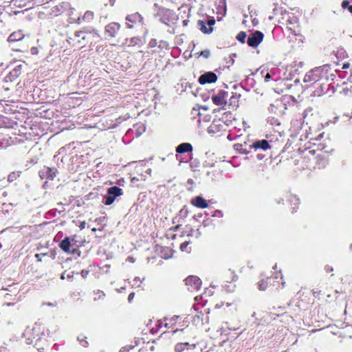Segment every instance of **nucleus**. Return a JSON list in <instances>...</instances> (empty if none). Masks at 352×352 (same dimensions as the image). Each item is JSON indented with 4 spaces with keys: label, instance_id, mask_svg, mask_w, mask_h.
I'll use <instances>...</instances> for the list:
<instances>
[{
    "label": "nucleus",
    "instance_id": "nucleus-1",
    "mask_svg": "<svg viewBox=\"0 0 352 352\" xmlns=\"http://www.w3.org/2000/svg\"><path fill=\"white\" fill-rule=\"evenodd\" d=\"M100 34L96 29L84 28L80 30L76 31L74 34L67 37V42L74 47H82L89 42L92 43L95 39L100 38Z\"/></svg>",
    "mask_w": 352,
    "mask_h": 352
},
{
    "label": "nucleus",
    "instance_id": "nucleus-2",
    "mask_svg": "<svg viewBox=\"0 0 352 352\" xmlns=\"http://www.w3.org/2000/svg\"><path fill=\"white\" fill-rule=\"evenodd\" d=\"M125 20L126 25L128 28H142L145 33L148 32V30L145 27L144 17L139 12L128 14Z\"/></svg>",
    "mask_w": 352,
    "mask_h": 352
},
{
    "label": "nucleus",
    "instance_id": "nucleus-3",
    "mask_svg": "<svg viewBox=\"0 0 352 352\" xmlns=\"http://www.w3.org/2000/svg\"><path fill=\"white\" fill-rule=\"evenodd\" d=\"M121 29V25L119 23L111 22L104 27V36L106 39H111L118 36Z\"/></svg>",
    "mask_w": 352,
    "mask_h": 352
},
{
    "label": "nucleus",
    "instance_id": "nucleus-4",
    "mask_svg": "<svg viewBox=\"0 0 352 352\" xmlns=\"http://www.w3.org/2000/svg\"><path fill=\"white\" fill-rule=\"evenodd\" d=\"M122 194V190L118 186H112L107 190V195L104 196V204L109 206L112 204L115 199Z\"/></svg>",
    "mask_w": 352,
    "mask_h": 352
},
{
    "label": "nucleus",
    "instance_id": "nucleus-5",
    "mask_svg": "<svg viewBox=\"0 0 352 352\" xmlns=\"http://www.w3.org/2000/svg\"><path fill=\"white\" fill-rule=\"evenodd\" d=\"M263 36L264 35L261 32L256 30L250 34L247 40V43L250 47H256L262 42Z\"/></svg>",
    "mask_w": 352,
    "mask_h": 352
},
{
    "label": "nucleus",
    "instance_id": "nucleus-6",
    "mask_svg": "<svg viewBox=\"0 0 352 352\" xmlns=\"http://www.w3.org/2000/svg\"><path fill=\"white\" fill-rule=\"evenodd\" d=\"M321 68L316 67L307 72L304 77L305 82H316L321 78Z\"/></svg>",
    "mask_w": 352,
    "mask_h": 352
},
{
    "label": "nucleus",
    "instance_id": "nucleus-7",
    "mask_svg": "<svg viewBox=\"0 0 352 352\" xmlns=\"http://www.w3.org/2000/svg\"><path fill=\"white\" fill-rule=\"evenodd\" d=\"M38 329L39 327H38V324L36 323L32 328L28 327L25 330L23 335L26 338V342L28 344H31L33 343L34 339L36 338V336H38Z\"/></svg>",
    "mask_w": 352,
    "mask_h": 352
},
{
    "label": "nucleus",
    "instance_id": "nucleus-8",
    "mask_svg": "<svg viewBox=\"0 0 352 352\" xmlns=\"http://www.w3.org/2000/svg\"><path fill=\"white\" fill-rule=\"evenodd\" d=\"M217 80V76L212 72H208L201 74L198 79L201 85L215 82Z\"/></svg>",
    "mask_w": 352,
    "mask_h": 352
},
{
    "label": "nucleus",
    "instance_id": "nucleus-9",
    "mask_svg": "<svg viewBox=\"0 0 352 352\" xmlns=\"http://www.w3.org/2000/svg\"><path fill=\"white\" fill-rule=\"evenodd\" d=\"M23 65L19 64L12 69L10 73L5 77L6 82L14 81L22 73Z\"/></svg>",
    "mask_w": 352,
    "mask_h": 352
},
{
    "label": "nucleus",
    "instance_id": "nucleus-10",
    "mask_svg": "<svg viewBox=\"0 0 352 352\" xmlns=\"http://www.w3.org/2000/svg\"><path fill=\"white\" fill-rule=\"evenodd\" d=\"M186 285L191 287L192 290H198L201 285V279L196 276H189L185 279Z\"/></svg>",
    "mask_w": 352,
    "mask_h": 352
},
{
    "label": "nucleus",
    "instance_id": "nucleus-11",
    "mask_svg": "<svg viewBox=\"0 0 352 352\" xmlns=\"http://www.w3.org/2000/svg\"><path fill=\"white\" fill-rule=\"evenodd\" d=\"M228 96V92L225 91H220L217 95L212 97V102L218 106H221L226 103V97Z\"/></svg>",
    "mask_w": 352,
    "mask_h": 352
},
{
    "label": "nucleus",
    "instance_id": "nucleus-12",
    "mask_svg": "<svg viewBox=\"0 0 352 352\" xmlns=\"http://www.w3.org/2000/svg\"><path fill=\"white\" fill-rule=\"evenodd\" d=\"M190 203L192 206L199 208H206L208 207L207 201L201 196H197L192 199Z\"/></svg>",
    "mask_w": 352,
    "mask_h": 352
},
{
    "label": "nucleus",
    "instance_id": "nucleus-13",
    "mask_svg": "<svg viewBox=\"0 0 352 352\" xmlns=\"http://www.w3.org/2000/svg\"><path fill=\"white\" fill-rule=\"evenodd\" d=\"M252 148H254L255 150L257 149H262L265 151L266 149L269 148L270 144L267 140H257L254 142L252 145L251 146Z\"/></svg>",
    "mask_w": 352,
    "mask_h": 352
},
{
    "label": "nucleus",
    "instance_id": "nucleus-14",
    "mask_svg": "<svg viewBox=\"0 0 352 352\" xmlns=\"http://www.w3.org/2000/svg\"><path fill=\"white\" fill-rule=\"evenodd\" d=\"M71 246H72V244L71 239L69 236H66L59 243V247L60 248V249L67 253L70 252V247Z\"/></svg>",
    "mask_w": 352,
    "mask_h": 352
},
{
    "label": "nucleus",
    "instance_id": "nucleus-15",
    "mask_svg": "<svg viewBox=\"0 0 352 352\" xmlns=\"http://www.w3.org/2000/svg\"><path fill=\"white\" fill-rule=\"evenodd\" d=\"M192 151V146L190 143H182L176 147L177 153H184Z\"/></svg>",
    "mask_w": 352,
    "mask_h": 352
},
{
    "label": "nucleus",
    "instance_id": "nucleus-16",
    "mask_svg": "<svg viewBox=\"0 0 352 352\" xmlns=\"http://www.w3.org/2000/svg\"><path fill=\"white\" fill-rule=\"evenodd\" d=\"M276 317H278V315L272 313H267L261 319L262 322L258 324V326H261L266 323L267 324H270L272 320H275Z\"/></svg>",
    "mask_w": 352,
    "mask_h": 352
},
{
    "label": "nucleus",
    "instance_id": "nucleus-17",
    "mask_svg": "<svg viewBox=\"0 0 352 352\" xmlns=\"http://www.w3.org/2000/svg\"><path fill=\"white\" fill-rule=\"evenodd\" d=\"M207 23L203 20H199L197 21V26L199 27V30L204 34H210L213 31L212 28H208L206 26Z\"/></svg>",
    "mask_w": 352,
    "mask_h": 352
},
{
    "label": "nucleus",
    "instance_id": "nucleus-18",
    "mask_svg": "<svg viewBox=\"0 0 352 352\" xmlns=\"http://www.w3.org/2000/svg\"><path fill=\"white\" fill-rule=\"evenodd\" d=\"M94 18V13L92 11L87 10L85 12L82 18H78V21H82L85 23H90Z\"/></svg>",
    "mask_w": 352,
    "mask_h": 352
},
{
    "label": "nucleus",
    "instance_id": "nucleus-19",
    "mask_svg": "<svg viewBox=\"0 0 352 352\" xmlns=\"http://www.w3.org/2000/svg\"><path fill=\"white\" fill-rule=\"evenodd\" d=\"M23 35L21 32H14L9 36L8 41L10 43L16 42L18 41H21L23 38Z\"/></svg>",
    "mask_w": 352,
    "mask_h": 352
},
{
    "label": "nucleus",
    "instance_id": "nucleus-20",
    "mask_svg": "<svg viewBox=\"0 0 352 352\" xmlns=\"http://www.w3.org/2000/svg\"><path fill=\"white\" fill-rule=\"evenodd\" d=\"M44 171H45L46 176L48 179H53L56 176V169L55 168H50L47 167L43 169L41 173H44Z\"/></svg>",
    "mask_w": 352,
    "mask_h": 352
},
{
    "label": "nucleus",
    "instance_id": "nucleus-21",
    "mask_svg": "<svg viewBox=\"0 0 352 352\" xmlns=\"http://www.w3.org/2000/svg\"><path fill=\"white\" fill-rule=\"evenodd\" d=\"M189 345L188 342L178 343L175 346V352H182L185 350L186 347Z\"/></svg>",
    "mask_w": 352,
    "mask_h": 352
},
{
    "label": "nucleus",
    "instance_id": "nucleus-22",
    "mask_svg": "<svg viewBox=\"0 0 352 352\" xmlns=\"http://www.w3.org/2000/svg\"><path fill=\"white\" fill-rule=\"evenodd\" d=\"M20 175H21L20 171L12 172L8 175V181L9 182H12L15 181L18 177H19Z\"/></svg>",
    "mask_w": 352,
    "mask_h": 352
},
{
    "label": "nucleus",
    "instance_id": "nucleus-23",
    "mask_svg": "<svg viewBox=\"0 0 352 352\" xmlns=\"http://www.w3.org/2000/svg\"><path fill=\"white\" fill-rule=\"evenodd\" d=\"M247 37V34L245 32H240L236 38L237 39V41H239V42H241V43H245V38Z\"/></svg>",
    "mask_w": 352,
    "mask_h": 352
},
{
    "label": "nucleus",
    "instance_id": "nucleus-24",
    "mask_svg": "<svg viewBox=\"0 0 352 352\" xmlns=\"http://www.w3.org/2000/svg\"><path fill=\"white\" fill-rule=\"evenodd\" d=\"M267 287V282L265 280H262L258 283V289L261 291H265Z\"/></svg>",
    "mask_w": 352,
    "mask_h": 352
},
{
    "label": "nucleus",
    "instance_id": "nucleus-25",
    "mask_svg": "<svg viewBox=\"0 0 352 352\" xmlns=\"http://www.w3.org/2000/svg\"><path fill=\"white\" fill-rule=\"evenodd\" d=\"M208 28H212V26L215 24V19L214 17H209L207 19L206 21Z\"/></svg>",
    "mask_w": 352,
    "mask_h": 352
},
{
    "label": "nucleus",
    "instance_id": "nucleus-26",
    "mask_svg": "<svg viewBox=\"0 0 352 352\" xmlns=\"http://www.w3.org/2000/svg\"><path fill=\"white\" fill-rule=\"evenodd\" d=\"M199 55L204 56L206 58H208L210 55V52L208 50H205L201 51Z\"/></svg>",
    "mask_w": 352,
    "mask_h": 352
},
{
    "label": "nucleus",
    "instance_id": "nucleus-27",
    "mask_svg": "<svg viewBox=\"0 0 352 352\" xmlns=\"http://www.w3.org/2000/svg\"><path fill=\"white\" fill-rule=\"evenodd\" d=\"M188 244H189V242H187V241L182 243L180 245V249H181V250H182V251H186V248H187V247H188Z\"/></svg>",
    "mask_w": 352,
    "mask_h": 352
},
{
    "label": "nucleus",
    "instance_id": "nucleus-28",
    "mask_svg": "<svg viewBox=\"0 0 352 352\" xmlns=\"http://www.w3.org/2000/svg\"><path fill=\"white\" fill-rule=\"evenodd\" d=\"M157 45V41L155 39H151L148 43L150 47H154Z\"/></svg>",
    "mask_w": 352,
    "mask_h": 352
},
{
    "label": "nucleus",
    "instance_id": "nucleus-29",
    "mask_svg": "<svg viewBox=\"0 0 352 352\" xmlns=\"http://www.w3.org/2000/svg\"><path fill=\"white\" fill-rule=\"evenodd\" d=\"M349 6H350V5H349V2L348 1L345 0V1H343L342 2V7L343 8H347L349 9Z\"/></svg>",
    "mask_w": 352,
    "mask_h": 352
},
{
    "label": "nucleus",
    "instance_id": "nucleus-30",
    "mask_svg": "<svg viewBox=\"0 0 352 352\" xmlns=\"http://www.w3.org/2000/svg\"><path fill=\"white\" fill-rule=\"evenodd\" d=\"M178 316H174L170 319V322L173 324L176 322L177 320L178 319Z\"/></svg>",
    "mask_w": 352,
    "mask_h": 352
},
{
    "label": "nucleus",
    "instance_id": "nucleus-31",
    "mask_svg": "<svg viewBox=\"0 0 352 352\" xmlns=\"http://www.w3.org/2000/svg\"><path fill=\"white\" fill-rule=\"evenodd\" d=\"M78 340L80 341V342L82 344V345L83 346H85H85H87V344H88V343H87V342L86 340H83V339H82V340H81V339H80V338H78Z\"/></svg>",
    "mask_w": 352,
    "mask_h": 352
},
{
    "label": "nucleus",
    "instance_id": "nucleus-32",
    "mask_svg": "<svg viewBox=\"0 0 352 352\" xmlns=\"http://www.w3.org/2000/svg\"><path fill=\"white\" fill-rule=\"evenodd\" d=\"M89 274V271L87 270H82L81 271V276L83 277V278H85Z\"/></svg>",
    "mask_w": 352,
    "mask_h": 352
},
{
    "label": "nucleus",
    "instance_id": "nucleus-33",
    "mask_svg": "<svg viewBox=\"0 0 352 352\" xmlns=\"http://www.w3.org/2000/svg\"><path fill=\"white\" fill-rule=\"evenodd\" d=\"M85 226H86V222L85 221H82L80 222V225H79V228L80 230H83L85 228Z\"/></svg>",
    "mask_w": 352,
    "mask_h": 352
},
{
    "label": "nucleus",
    "instance_id": "nucleus-34",
    "mask_svg": "<svg viewBox=\"0 0 352 352\" xmlns=\"http://www.w3.org/2000/svg\"><path fill=\"white\" fill-rule=\"evenodd\" d=\"M134 297V293H131L128 296V300L131 302Z\"/></svg>",
    "mask_w": 352,
    "mask_h": 352
},
{
    "label": "nucleus",
    "instance_id": "nucleus-35",
    "mask_svg": "<svg viewBox=\"0 0 352 352\" xmlns=\"http://www.w3.org/2000/svg\"><path fill=\"white\" fill-rule=\"evenodd\" d=\"M75 238H76V236H73L72 238H70L72 246L76 244V241Z\"/></svg>",
    "mask_w": 352,
    "mask_h": 352
},
{
    "label": "nucleus",
    "instance_id": "nucleus-36",
    "mask_svg": "<svg viewBox=\"0 0 352 352\" xmlns=\"http://www.w3.org/2000/svg\"><path fill=\"white\" fill-rule=\"evenodd\" d=\"M35 257L37 258L38 261H41V254H36Z\"/></svg>",
    "mask_w": 352,
    "mask_h": 352
},
{
    "label": "nucleus",
    "instance_id": "nucleus-37",
    "mask_svg": "<svg viewBox=\"0 0 352 352\" xmlns=\"http://www.w3.org/2000/svg\"><path fill=\"white\" fill-rule=\"evenodd\" d=\"M215 126V124H214V122H213L212 124L210 126V129H209V132L210 131H213V128Z\"/></svg>",
    "mask_w": 352,
    "mask_h": 352
},
{
    "label": "nucleus",
    "instance_id": "nucleus-38",
    "mask_svg": "<svg viewBox=\"0 0 352 352\" xmlns=\"http://www.w3.org/2000/svg\"><path fill=\"white\" fill-rule=\"evenodd\" d=\"M326 271H327V272H332L333 271V267H326Z\"/></svg>",
    "mask_w": 352,
    "mask_h": 352
},
{
    "label": "nucleus",
    "instance_id": "nucleus-39",
    "mask_svg": "<svg viewBox=\"0 0 352 352\" xmlns=\"http://www.w3.org/2000/svg\"><path fill=\"white\" fill-rule=\"evenodd\" d=\"M308 153H309V154L314 155V154H315V153H316V150H314V149L309 150V151H308Z\"/></svg>",
    "mask_w": 352,
    "mask_h": 352
},
{
    "label": "nucleus",
    "instance_id": "nucleus-40",
    "mask_svg": "<svg viewBox=\"0 0 352 352\" xmlns=\"http://www.w3.org/2000/svg\"><path fill=\"white\" fill-rule=\"evenodd\" d=\"M180 226H181V225H177V226H175V227L173 228V230L174 231H177V230H179V229Z\"/></svg>",
    "mask_w": 352,
    "mask_h": 352
},
{
    "label": "nucleus",
    "instance_id": "nucleus-41",
    "mask_svg": "<svg viewBox=\"0 0 352 352\" xmlns=\"http://www.w3.org/2000/svg\"><path fill=\"white\" fill-rule=\"evenodd\" d=\"M270 78H271V76L270 75V74H267V75L265 76V80H267Z\"/></svg>",
    "mask_w": 352,
    "mask_h": 352
},
{
    "label": "nucleus",
    "instance_id": "nucleus-42",
    "mask_svg": "<svg viewBox=\"0 0 352 352\" xmlns=\"http://www.w3.org/2000/svg\"><path fill=\"white\" fill-rule=\"evenodd\" d=\"M78 250L77 249H74L72 251H70V252L72 254H74L77 252Z\"/></svg>",
    "mask_w": 352,
    "mask_h": 352
},
{
    "label": "nucleus",
    "instance_id": "nucleus-43",
    "mask_svg": "<svg viewBox=\"0 0 352 352\" xmlns=\"http://www.w3.org/2000/svg\"><path fill=\"white\" fill-rule=\"evenodd\" d=\"M126 351H127V350H126L124 347H123V348H122V349L120 350V351H119V352H126Z\"/></svg>",
    "mask_w": 352,
    "mask_h": 352
},
{
    "label": "nucleus",
    "instance_id": "nucleus-44",
    "mask_svg": "<svg viewBox=\"0 0 352 352\" xmlns=\"http://www.w3.org/2000/svg\"><path fill=\"white\" fill-rule=\"evenodd\" d=\"M349 11L352 14V6H349Z\"/></svg>",
    "mask_w": 352,
    "mask_h": 352
},
{
    "label": "nucleus",
    "instance_id": "nucleus-45",
    "mask_svg": "<svg viewBox=\"0 0 352 352\" xmlns=\"http://www.w3.org/2000/svg\"><path fill=\"white\" fill-rule=\"evenodd\" d=\"M98 293L100 294L99 297H101V296H104V294L103 293V292H99Z\"/></svg>",
    "mask_w": 352,
    "mask_h": 352
},
{
    "label": "nucleus",
    "instance_id": "nucleus-46",
    "mask_svg": "<svg viewBox=\"0 0 352 352\" xmlns=\"http://www.w3.org/2000/svg\"><path fill=\"white\" fill-rule=\"evenodd\" d=\"M183 23H184V25H187L188 22H187V21H186V20H184V21H183Z\"/></svg>",
    "mask_w": 352,
    "mask_h": 352
},
{
    "label": "nucleus",
    "instance_id": "nucleus-47",
    "mask_svg": "<svg viewBox=\"0 0 352 352\" xmlns=\"http://www.w3.org/2000/svg\"><path fill=\"white\" fill-rule=\"evenodd\" d=\"M165 327H167V328H168V327H169V323H166V324H165Z\"/></svg>",
    "mask_w": 352,
    "mask_h": 352
},
{
    "label": "nucleus",
    "instance_id": "nucleus-48",
    "mask_svg": "<svg viewBox=\"0 0 352 352\" xmlns=\"http://www.w3.org/2000/svg\"><path fill=\"white\" fill-rule=\"evenodd\" d=\"M135 39H136V38H133L131 39V43L135 42Z\"/></svg>",
    "mask_w": 352,
    "mask_h": 352
},
{
    "label": "nucleus",
    "instance_id": "nucleus-49",
    "mask_svg": "<svg viewBox=\"0 0 352 352\" xmlns=\"http://www.w3.org/2000/svg\"><path fill=\"white\" fill-rule=\"evenodd\" d=\"M215 212H217V214H219V213H221V211L220 210H216Z\"/></svg>",
    "mask_w": 352,
    "mask_h": 352
},
{
    "label": "nucleus",
    "instance_id": "nucleus-50",
    "mask_svg": "<svg viewBox=\"0 0 352 352\" xmlns=\"http://www.w3.org/2000/svg\"><path fill=\"white\" fill-rule=\"evenodd\" d=\"M215 212H217V214H219V213H221V211L220 210H216Z\"/></svg>",
    "mask_w": 352,
    "mask_h": 352
},
{
    "label": "nucleus",
    "instance_id": "nucleus-51",
    "mask_svg": "<svg viewBox=\"0 0 352 352\" xmlns=\"http://www.w3.org/2000/svg\"><path fill=\"white\" fill-rule=\"evenodd\" d=\"M129 259H130L131 261H133V258L132 257H129Z\"/></svg>",
    "mask_w": 352,
    "mask_h": 352
},
{
    "label": "nucleus",
    "instance_id": "nucleus-52",
    "mask_svg": "<svg viewBox=\"0 0 352 352\" xmlns=\"http://www.w3.org/2000/svg\"><path fill=\"white\" fill-rule=\"evenodd\" d=\"M64 278H65V276H64V275H63V274H62V276H61V279H64Z\"/></svg>",
    "mask_w": 352,
    "mask_h": 352
},
{
    "label": "nucleus",
    "instance_id": "nucleus-53",
    "mask_svg": "<svg viewBox=\"0 0 352 352\" xmlns=\"http://www.w3.org/2000/svg\"><path fill=\"white\" fill-rule=\"evenodd\" d=\"M140 280V278H139L138 277H137V278H135L134 279V280Z\"/></svg>",
    "mask_w": 352,
    "mask_h": 352
},
{
    "label": "nucleus",
    "instance_id": "nucleus-54",
    "mask_svg": "<svg viewBox=\"0 0 352 352\" xmlns=\"http://www.w3.org/2000/svg\"><path fill=\"white\" fill-rule=\"evenodd\" d=\"M178 331H179L178 329H176L175 331H173V333H175L177 332Z\"/></svg>",
    "mask_w": 352,
    "mask_h": 352
},
{
    "label": "nucleus",
    "instance_id": "nucleus-55",
    "mask_svg": "<svg viewBox=\"0 0 352 352\" xmlns=\"http://www.w3.org/2000/svg\"><path fill=\"white\" fill-rule=\"evenodd\" d=\"M348 67L347 65H344V67H343V68H346V67Z\"/></svg>",
    "mask_w": 352,
    "mask_h": 352
},
{
    "label": "nucleus",
    "instance_id": "nucleus-56",
    "mask_svg": "<svg viewBox=\"0 0 352 352\" xmlns=\"http://www.w3.org/2000/svg\"><path fill=\"white\" fill-rule=\"evenodd\" d=\"M295 201H296V202H298V199H296V198H295Z\"/></svg>",
    "mask_w": 352,
    "mask_h": 352
},
{
    "label": "nucleus",
    "instance_id": "nucleus-57",
    "mask_svg": "<svg viewBox=\"0 0 352 352\" xmlns=\"http://www.w3.org/2000/svg\"><path fill=\"white\" fill-rule=\"evenodd\" d=\"M255 314H256V313H255V312H254V313H253L252 316H255Z\"/></svg>",
    "mask_w": 352,
    "mask_h": 352
},
{
    "label": "nucleus",
    "instance_id": "nucleus-58",
    "mask_svg": "<svg viewBox=\"0 0 352 352\" xmlns=\"http://www.w3.org/2000/svg\"><path fill=\"white\" fill-rule=\"evenodd\" d=\"M350 248L352 249V245H351Z\"/></svg>",
    "mask_w": 352,
    "mask_h": 352
},
{
    "label": "nucleus",
    "instance_id": "nucleus-59",
    "mask_svg": "<svg viewBox=\"0 0 352 352\" xmlns=\"http://www.w3.org/2000/svg\"><path fill=\"white\" fill-rule=\"evenodd\" d=\"M350 248L352 249V245H351Z\"/></svg>",
    "mask_w": 352,
    "mask_h": 352
}]
</instances>
